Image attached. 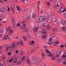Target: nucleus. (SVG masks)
<instances>
[{
    "instance_id": "7ed1b4c3",
    "label": "nucleus",
    "mask_w": 66,
    "mask_h": 66,
    "mask_svg": "<svg viewBox=\"0 0 66 66\" xmlns=\"http://www.w3.org/2000/svg\"><path fill=\"white\" fill-rule=\"evenodd\" d=\"M23 25L25 27V31L26 32H27V33H29V29H28V27H27L26 26V24L23 23Z\"/></svg>"
},
{
    "instance_id": "f257e3e1",
    "label": "nucleus",
    "mask_w": 66,
    "mask_h": 66,
    "mask_svg": "<svg viewBox=\"0 0 66 66\" xmlns=\"http://www.w3.org/2000/svg\"><path fill=\"white\" fill-rule=\"evenodd\" d=\"M16 47V44L15 42H12L10 45L6 46L5 48V52H7L9 50H14V48Z\"/></svg>"
},
{
    "instance_id": "69168bd1",
    "label": "nucleus",
    "mask_w": 66,
    "mask_h": 66,
    "mask_svg": "<svg viewBox=\"0 0 66 66\" xmlns=\"http://www.w3.org/2000/svg\"><path fill=\"white\" fill-rule=\"evenodd\" d=\"M29 37H31V34H29Z\"/></svg>"
},
{
    "instance_id": "de8ad7c7",
    "label": "nucleus",
    "mask_w": 66,
    "mask_h": 66,
    "mask_svg": "<svg viewBox=\"0 0 66 66\" xmlns=\"http://www.w3.org/2000/svg\"><path fill=\"white\" fill-rule=\"evenodd\" d=\"M59 43H60L58 41H57L55 43V44H59Z\"/></svg>"
},
{
    "instance_id": "4be33fe9",
    "label": "nucleus",
    "mask_w": 66,
    "mask_h": 66,
    "mask_svg": "<svg viewBox=\"0 0 66 66\" xmlns=\"http://www.w3.org/2000/svg\"><path fill=\"white\" fill-rule=\"evenodd\" d=\"M26 19H27V20H30L31 19L30 17L29 16H27L26 17Z\"/></svg>"
},
{
    "instance_id": "c03bdc74",
    "label": "nucleus",
    "mask_w": 66,
    "mask_h": 66,
    "mask_svg": "<svg viewBox=\"0 0 66 66\" xmlns=\"http://www.w3.org/2000/svg\"><path fill=\"white\" fill-rule=\"evenodd\" d=\"M63 64L64 65H66V61L64 60L63 62Z\"/></svg>"
},
{
    "instance_id": "1a4fd4ad",
    "label": "nucleus",
    "mask_w": 66,
    "mask_h": 66,
    "mask_svg": "<svg viewBox=\"0 0 66 66\" xmlns=\"http://www.w3.org/2000/svg\"><path fill=\"white\" fill-rule=\"evenodd\" d=\"M61 30H62L64 32H65L66 31V27H64L61 28Z\"/></svg>"
},
{
    "instance_id": "4468645a",
    "label": "nucleus",
    "mask_w": 66,
    "mask_h": 66,
    "mask_svg": "<svg viewBox=\"0 0 66 66\" xmlns=\"http://www.w3.org/2000/svg\"><path fill=\"white\" fill-rule=\"evenodd\" d=\"M62 51L61 50H57V53L58 54H61L62 53Z\"/></svg>"
},
{
    "instance_id": "b1692460",
    "label": "nucleus",
    "mask_w": 66,
    "mask_h": 66,
    "mask_svg": "<svg viewBox=\"0 0 66 66\" xmlns=\"http://www.w3.org/2000/svg\"><path fill=\"white\" fill-rule=\"evenodd\" d=\"M14 32V30H11L9 32V34H12Z\"/></svg>"
},
{
    "instance_id": "2eb2a0df",
    "label": "nucleus",
    "mask_w": 66,
    "mask_h": 66,
    "mask_svg": "<svg viewBox=\"0 0 66 66\" xmlns=\"http://www.w3.org/2000/svg\"><path fill=\"white\" fill-rule=\"evenodd\" d=\"M16 9L18 11H21V8L19 7L18 6H16Z\"/></svg>"
},
{
    "instance_id": "bb28decb",
    "label": "nucleus",
    "mask_w": 66,
    "mask_h": 66,
    "mask_svg": "<svg viewBox=\"0 0 66 66\" xmlns=\"http://www.w3.org/2000/svg\"><path fill=\"white\" fill-rule=\"evenodd\" d=\"M26 61L27 63H28V64H30L31 63L30 62V60H29L28 59H27V60H26Z\"/></svg>"
},
{
    "instance_id": "4c0bfd02",
    "label": "nucleus",
    "mask_w": 66,
    "mask_h": 66,
    "mask_svg": "<svg viewBox=\"0 0 66 66\" xmlns=\"http://www.w3.org/2000/svg\"><path fill=\"white\" fill-rule=\"evenodd\" d=\"M48 44L49 45H51L53 44V42H48Z\"/></svg>"
},
{
    "instance_id": "f3484780",
    "label": "nucleus",
    "mask_w": 66,
    "mask_h": 66,
    "mask_svg": "<svg viewBox=\"0 0 66 66\" xmlns=\"http://www.w3.org/2000/svg\"><path fill=\"white\" fill-rule=\"evenodd\" d=\"M53 55H52V54H51V52H50V53H48V56H49L50 57H51V56H52Z\"/></svg>"
},
{
    "instance_id": "680f3d73",
    "label": "nucleus",
    "mask_w": 66,
    "mask_h": 66,
    "mask_svg": "<svg viewBox=\"0 0 66 66\" xmlns=\"http://www.w3.org/2000/svg\"><path fill=\"white\" fill-rule=\"evenodd\" d=\"M35 64H36V65H38V63L37 62H35Z\"/></svg>"
},
{
    "instance_id": "c756f323",
    "label": "nucleus",
    "mask_w": 66,
    "mask_h": 66,
    "mask_svg": "<svg viewBox=\"0 0 66 66\" xmlns=\"http://www.w3.org/2000/svg\"><path fill=\"white\" fill-rule=\"evenodd\" d=\"M47 36L46 35H44L43 36H42L41 37V38L42 39H44V38H46V37Z\"/></svg>"
},
{
    "instance_id": "0eeeda50",
    "label": "nucleus",
    "mask_w": 66,
    "mask_h": 66,
    "mask_svg": "<svg viewBox=\"0 0 66 66\" xmlns=\"http://www.w3.org/2000/svg\"><path fill=\"white\" fill-rule=\"evenodd\" d=\"M37 60V57L36 56H34L32 57V60L34 61H36Z\"/></svg>"
},
{
    "instance_id": "cd10ccee",
    "label": "nucleus",
    "mask_w": 66,
    "mask_h": 66,
    "mask_svg": "<svg viewBox=\"0 0 66 66\" xmlns=\"http://www.w3.org/2000/svg\"><path fill=\"white\" fill-rule=\"evenodd\" d=\"M51 59H52L53 61H55V60L56 58L55 57L53 56L51 57Z\"/></svg>"
},
{
    "instance_id": "a18cd8bd",
    "label": "nucleus",
    "mask_w": 66,
    "mask_h": 66,
    "mask_svg": "<svg viewBox=\"0 0 66 66\" xmlns=\"http://www.w3.org/2000/svg\"><path fill=\"white\" fill-rule=\"evenodd\" d=\"M46 52L47 53H50V52L49 51L47 50H46Z\"/></svg>"
},
{
    "instance_id": "052dcab7",
    "label": "nucleus",
    "mask_w": 66,
    "mask_h": 66,
    "mask_svg": "<svg viewBox=\"0 0 66 66\" xmlns=\"http://www.w3.org/2000/svg\"><path fill=\"white\" fill-rule=\"evenodd\" d=\"M59 60H60V61H62L63 59L62 58H60L59 59Z\"/></svg>"
},
{
    "instance_id": "39448f33",
    "label": "nucleus",
    "mask_w": 66,
    "mask_h": 66,
    "mask_svg": "<svg viewBox=\"0 0 66 66\" xmlns=\"http://www.w3.org/2000/svg\"><path fill=\"white\" fill-rule=\"evenodd\" d=\"M44 18L43 16H41L39 18V21L41 22H43L44 21Z\"/></svg>"
},
{
    "instance_id": "ea45409f",
    "label": "nucleus",
    "mask_w": 66,
    "mask_h": 66,
    "mask_svg": "<svg viewBox=\"0 0 66 66\" xmlns=\"http://www.w3.org/2000/svg\"><path fill=\"white\" fill-rule=\"evenodd\" d=\"M12 61L13 59H11L9 61V62H10V63H11V62H12Z\"/></svg>"
},
{
    "instance_id": "423d86ee",
    "label": "nucleus",
    "mask_w": 66,
    "mask_h": 66,
    "mask_svg": "<svg viewBox=\"0 0 66 66\" xmlns=\"http://www.w3.org/2000/svg\"><path fill=\"white\" fill-rule=\"evenodd\" d=\"M0 36H2L3 34V30L2 28L0 29Z\"/></svg>"
},
{
    "instance_id": "603ef678",
    "label": "nucleus",
    "mask_w": 66,
    "mask_h": 66,
    "mask_svg": "<svg viewBox=\"0 0 66 66\" xmlns=\"http://www.w3.org/2000/svg\"><path fill=\"white\" fill-rule=\"evenodd\" d=\"M6 57V55H4L3 57V59H5V57Z\"/></svg>"
},
{
    "instance_id": "8fccbe9b",
    "label": "nucleus",
    "mask_w": 66,
    "mask_h": 66,
    "mask_svg": "<svg viewBox=\"0 0 66 66\" xmlns=\"http://www.w3.org/2000/svg\"><path fill=\"white\" fill-rule=\"evenodd\" d=\"M3 45L1 46H0V50H1V49H2L3 48Z\"/></svg>"
},
{
    "instance_id": "9d476101",
    "label": "nucleus",
    "mask_w": 66,
    "mask_h": 66,
    "mask_svg": "<svg viewBox=\"0 0 66 66\" xmlns=\"http://www.w3.org/2000/svg\"><path fill=\"white\" fill-rule=\"evenodd\" d=\"M51 26H50V25H48L46 27V29L47 30H49L51 29Z\"/></svg>"
},
{
    "instance_id": "ddd939ff",
    "label": "nucleus",
    "mask_w": 66,
    "mask_h": 66,
    "mask_svg": "<svg viewBox=\"0 0 66 66\" xmlns=\"http://www.w3.org/2000/svg\"><path fill=\"white\" fill-rule=\"evenodd\" d=\"M55 34L52 33V34H51V36L52 37V38H55Z\"/></svg>"
},
{
    "instance_id": "a878e982",
    "label": "nucleus",
    "mask_w": 66,
    "mask_h": 66,
    "mask_svg": "<svg viewBox=\"0 0 66 66\" xmlns=\"http://www.w3.org/2000/svg\"><path fill=\"white\" fill-rule=\"evenodd\" d=\"M42 32L43 34H46V29H43V30Z\"/></svg>"
},
{
    "instance_id": "3c124183",
    "label": "nucleus",
    "mask_w": 66,
    "mask_h": 66,
    "mask_svg": "<svg viewBox=\"0 0 66 66\" xmlns=\"http://www.w3.org/2000/svg\"><path fill=\"white\" fill-rule=\"evenodd\" d=\"M64 16L65 18H66V12H65L64 13Z\"/></svg>"
},
{
    "instance_id": "e2e57ef3",
    "label": "nucleus",
    "mask_w": 66,
    "mask_h": 66,
    "mask_svg": "<svg viewBox=\"0 0 66 66\" xmlns=\"http://www.w3.org/2000/svg\"><path fill=\"white\" fill-rule=\"evenodd\" d=\"M17 59H16L15 61H14V62H13V63H16V62H17Z\"/></svg>"
},
{
    "instance_id": "0e129e2a",
    "label": "nucleus",
    "mask_w": 66,
    "mask_h": 66,
    "mask_svg": "<svg viewBox=\"0 0 66 66\" xmlns=\"http://www.w3.org/2000/svg\"><path fill=\"white\" fill-rule=\"evenodd\" d=\"M18 38H19V37L18 36L16 37L15 38V39H18Z\"/></svg>"
},
{
    "instance_id": "37998d69",
    "label": "nucleus",
    "mask_w": 66,
    "mask_h": 66,
    "mask_svg": "<svg viewBox=\"0 0 66 66\" xmlns=\"http://www.w3.org/2000/svg\"><path fill=\"white\" fill-rule=\"evenodd\" d=\"M11 19L12 21L13 22H14V18L13 17H12L11 18Z\"/></svg>"
},
{
    "instance_id": "bf43d9fd",
    "label": "nucleus",
    "mask_w": 66,
    "mask_h": 66,
    "mask_svg": "<svg viewBox=\"0 0 66 66\" xmlns=\"http://www.w3.org/2000/svg\"><path fill=\"white\" fill-rule=\"evenodd\" d=\"M17 27H19V26H20V24L18 23L17 24Z\"/></svg>"
},
{
    "instance_id": "dca6fc26",
    "label": "nucleus",
    "mask_w": 66,
    "mask_h": 66,
    "mask_svg": "<svg viewBox=\"0 0 66 66\" xmlns=\"http://www.w3.org/2000/svg\"><path fill=\"white\" fill-rule=\"evenodd\" d=\"M54 10H56V11L58 10V8H57V6H56V5H54Z\"/></svg>"
},
{
    "instance_id": "473e14b6",
    "label": "nucleus",
    "mask_w": 66,
    "mask_h": 66,
    "mask_svg": "<svg viewBox=\"0 0 66 66\" xmlns=\"http://www.w3.org/2000/svg\"><path fill=\"white\" fill-rule=\"evenodd\" d=\"M12 52V51H11L10 52H9L7 53V54L9 56L11 55V52Z\"/></svg>"
},
{
    "instance_id": "72a5a7b5",
    "label": "nucleus",
    "mask_w": 66,
    "mask_h": 66,
    "mask_svg": "<svg viewBox=\"0 0 66 66\" xmlns=\"http://www.w3.org/2000/svg\"><path fill=\"white\" fill-rule=\"evenodd\" d=\"M54 32H57V29L56 28H54L53 30Z\"/></svg>"
},
{
    "instance_id": "6e6552de",
    "label": "nucleus",
    "mask_w": 66,
    "mask_h": 66,
    "mask_svg": "<svg viewBox=\"0 0 66 66\" xmlns=\"http://www.w3.org/2000/svg\"><path fill=\"white\" fill-rule=\"evenodd\" d=\"M8 38H9V36H5L3 37V39L4 40H7Z\"/></svg>"
},
{
    "instance_id": "6e6d98bb",
    "label": "nucleus",
    "mask_w": 66,
    "mask_h": 66,
    "mask_svg": "<svg viewBox=\"0 0 66 66\" xmlns=\"http://www.w3.org/2000/svg\"><path fill=\"white\" fill-rule=\"evenodd\" d=\"M11 10L12 11V13H13V14H14V10H13V8H11Z\"/></svg>"
},
{
    "instance_id": "9b49d317",
    "label": "nucleus",
    "mask_w": 66,
    "mask_h": 66,
    "mask_svg": "<svg viewBox=\"0 0 66 66\" xmlns=\"http://www.w3.org/2000/svg\"><path fill=\"white\" fill-rule=\"evenodd\" d=\"M5 11V9L4 8H2L0 10V12L2 13H3Z\"/></svg>"
},
{
    "instance_id": "4d7b16f0",
    "label": "nucleus",
    "mask_w": 66,
    "mask_h": 66,
    "mask_svg": "<svg viewBox=\"0 0 66 66\" xmlns=\"http://www.w3.org/2000/svg\"><path fill=\"white\" fill-rule=\"evenodd\" d=\"M47 5H50V3L49 2H47Z\"/></svg>"
},
{
    "instance_id": "79ce46f5",
    "label": "nucleus",
    "mask_w": 66,
    "mask_h": 66,
    "mask_svg": "<svg viewBox=\"0 0 66 66\" xmlns=\"http://www.w3.org/2000/svg\"><path fill=\"white\" fill-rule=\"evenodd\" d=\"M64 12H66V8H64L63 10L62 11V13H64Z\"/></svg>"
},
{
    "instance_id": "f03ea898",
    "label": "nucleus",
    "mask_w": 66,
    "mask_h": 66,
    "mask_svg": "<svg viewBox=\"0 0 66 66\" xmlns=\"http://www.w3.org/2000/svg\"><path fill=\"white\" fill-rule=\"evenodd\" d=\"M16 45L17 46H19V45L23 46V42L22 40L20 41L19 42L17 43Z\"/></svg>"
},
{
    "instance_id": "864d4df0",
    "label": "nucleus",
    "mask_w": 66,
    "mask_h": 66,
    "mask_svg": "<svg viewBox=\"0 0 66 66\" xmlns=\"http://www.w3.org/2000/svg\"><path fill=\"white\" fill-rule=\"evenodd\" d=\"M60 47L61 48H64V45H61L60 46Z\"/></svg>"
},
{
    "instance_id": "49530a36",
    "label": "nucleus",
    "mask_w": 66,
    "mask_h": 66,
    "mask_svg": "<svg viewBox=\"0 0 66 66\" xmlns=\"http://www.w3.org/2000/svg\"><path fill=\"white\" fill-rule=\"evenodd\" d=\"M24 58H25V56H24L23 57H22V61H23L24 60Z\"/></svg>"
},
{
    "instance_id": "c85d7f7f",
    "label": "nucleus",
    "mask_w": 66,
    "mask_h": 66,
    "mask_svg": "<svg viewBox=\"0 0 66 66\" xmlns=\"http://www.w3.org/2000/svg\"><path fill=\"white\" fill-rule=\"evenodd\" d=\"M34 41H32V42H29V44L30 45H33V44H34Z\"/></svg>"
},
{
    "instance_id": "a19ab883",
    "label": "nucleus",
    "mask_w": 66,
    "mask_h": 66,
    "mask_svg": "<svg viewBox=\"0 0 66 66\" xmlns=\"http://www.w3.org/2000/svg\"><path fill=\"white\" fill-rule=\"evenodd\" d=\"M56 56L57 57H60V56H61V55L60 54H57L56 55Z\"/></svg>"
},
{
    "instance_id": "a211bd4d",
    "label": "nucleus",
    "mask_w": 66,
    "mask_h": 66,
    "mask_svg": "<svg viewBox=\"0 0 66 66\" xmlns=\"http://www.w3.org/2000/svg\"><path fill=\"white\" fill-rule=\"evenodd\" d=\"M54 16H55V15L53 13L50 16V18H54Z\"/></svg>"
},
{
    "instance_id": "2f4dec72",
    "label": "nucleus",
    "mask_w": 66,
    "mask_h": 66,
    "mask_svg": "<svg viewBox=\"0 0 66 66\" xmlns=\"http://www.w3.org/2000/svg\"><path fill=\"white\" fill-rule=\"evenodd\" d=\"M35 13H34L32 16V18H35Z\"/></svg>"
},
{
    "instance_id": "f704fd0d",
    "label": "nucleus",
    "mask_w": 66,
    "mask_h": 66,
    "mask_svg": "<svg viewBox=\"0 0 66 66\" xmlns=\"http://www.w3.org/2000/svg\"><path fill=\"white\" fill-rule=\"evenodd\" d=\"M42 56L44 58L45 57H46V55L44 53H42Z\"/></svg>"
},
{
    "instance_id": "6ab92c4d",
    "label": "nucleus",
    "mask_w": 66,
    "mask_h": 66,
    "mask_svg": "<svg viewBox=\"0 0 66 66\" xmlns=\"http://www.w3.org/2000/svg\"><path fill=\"white\" fill-rule=\"evenodd\" d=\"M36 50V48H33V50H31V52H34V51H35Z\"/></svg>"
},
{
    "instance_id": "338daca9",
    "label": "nucleus",
    "mask_w": 66,
    "mask_h": 66,
    "mask_svg": "<svg viewBox=\"0 0 66 66\" xmlns=\"http://www.w3.org/2000/svg\"><path fill=\"white\" fill-rule=\"evenodd\" d=\"M56 21V20H55V19H54L52 21V22H54V21Z\"/></svg>"
},
{
    "instance_id": "5fc2aeb1",
    "label": "nucleus",
    "mask_w": 66,
    "mask_h": 66,
    "mask_svg": "<svg viewBox=\"0 0 66 66\" xmlns=\"http://www.w3.org/2000/svg\"><path fill=\"white\" fill-rule=\"evenodd\" d=\"M15 23H13L12 27H15Z\"/></svg>"
},
{
    "instance_id": "393cba45",
    "label": "nucleus",
    "mask_w": 66,
    "mask_h": 66,
    "mask_svg": "<svg viewBox=\"0 0 66 66\" xmlns=\"http://www.w3.org/2000/svg\"><path fill=\"white\" fill-rule=\"evenodd\" d=\"M23 38L24 40L26 41V40H27V37L25 36H23Z\"/></svg>"
},
{
    "instance_id": "f8f14e48",
    "label": "nucleus",
    "mask_w": 66,
    "mask_h": 66,
    "mask_svg": "<svg viewBox=\"0 0 66 66\" xmlns=\"http://www.w3.org/2000/svg\"><path fill=\"white\" fill-rule=\"evenodd\" d=\"M61 23L63 24V25H65L66 23V21L64 20L62 21L61 22Z\"/></svg>"
},
{
    "instance_id": "20e7f679",
    "label": "nucleus",
    "mask_w": 66,
    "mask_h": 66,
    "mask_svg": "<svg viewBox=\"0 0 66 66\" xmlns=\"http://www.w3.org/2000/svg\"><path fill=\"white\" fill-rule=\"evenodd\" d=\"M39 29V27H37L34 28L33 29V30L35 32H37L38 31V30Z\"/></svg>"
},
{
    "instance_id": "5701e85b",
    "label": "nucleus",
    "mask_w": 66,
    "mask_h": 66,
    "mask_svg": "<svg viewBox=\"0 0 66 66\" xmlns=\"http://www.w3.org/2000/svg\"><path fill=\"white\" fill-rule=\"evenodd\" d=\"M44 19L46 22H47V21H48V20H49V19H48L47 17L45 18Z\"/></svg>"
},
{
    "instance_id": "09e8293b",
    "label": "nucleus",
    "mask_w": 66,
    "mask_h": 66,
    "mask_svg": "<svg viewBox=\"0 0 66 66\" xmlns=\"http://www.w3.org/2000/svg\"><path fill=\"white\" fill-rule=\"evenodd\" d=\"M62 58H66V56L65 55H63L62 56Z\"/></svg>"
},
{
    "instance_id": "7c9ffc66",
    "label": "nucleus",
    "mask_w": 66,
    "mask_h": 66,
    "mask_svg": "<svg viewBox=\"0 0 66 66\" xmlns=\"http://www.w3.org/2000/svg\"><path fill=\"white\" fill-rule=\"evenodd\" d=\"M58 12L60 13H62V9H59Z\"/></svg>"
},
{
    "instance_id": "58836bf2",
    "label": "nucleus",
    "mask_w": 66,
    "mask_h": 66,
    "mask_svg": "<svg viewBox=\"0 0 66 66\" xmlns=\"http://www.w3.org/2000/svg\"><path fill=\"white\" fill-rule=\"evenodd\" d=\"M21 2L23 3H25V0H20Z\"/></svg>"
},
{
    "instance_id": "e433bc0d",
    "label": "nucleus",
    "mask_w": 66,
    "mask_h": 66,
    "mask_svg": "<svg viewBox=\"0 0 66 66\" xmlns=\"http://www.w3.org/2000/svg\"><path fill=\"white\" fill-rule=\"evenodd\" d=\"M42 27H46V24H45L44 23H43L42 24Z\"/></svg>"
},
{
    "instance_id": "13d9d810",
    "label": "nucleus",
    "mask_w": 66,
    "mask_h": 66,
    "mask_svg": "<svg viewBox=\"0 0 66 66\" xmlns=\"http://www.w3.org/2000/svg\"><path fill=\"white\" fill-rule=\"evenodd\" d=\"M39 4H40V1H38V2L37 3L38 5H39Z\"/></svg>"
},
{
    "instance_id": "c9c22d12",
    "label": "nucleus",
    "mask_w": 66,
    "mask_h": 66,
    "mask_svg": "<svg viewBox=\"0 0 66 66\" xmlns=\"http://www.w3.org/2000/svg\"><path fill=\"white\" fill-rule=\"evenodd\" d=\"M21 28V29H25V27L24 26V27H23V26H21L20 27Z\"/></svg>"
},
{
    "instance_id": "aec40b11",
    "label": "nucleus",
    "mask_w": 66,
    "mask_h": 66,
    "mask_svg": "<svg viewBox=\"0 0 66 66\" xmlns=\"http://www.w3.org/2000/svg\"><path fill=\"white\" fill-rule=\"evenodd\" d=\"M11 30V28L10 27H8L7 28V31H10Z\"/></svg>"
},
{
    "instance_id": "774afa93",
    "label": "nucleus",
    "mask_w": 66,
    "mask_h": 66,
    "mask_svg": "<svg viewBox=\"0 0 66 66\" xmlns=\"http://www.w3.org/2000/svg\"><path fill=\"white\" fill-rule=\"evenodd\" d=\"M52 40V38H51L49 39V41H51Z\"/></svg>"
},
{
    "instance_id": "412c9836",
    "label": "nucleus",
    "mask_w": 66,
    "mask_h": 66,
    "mask_svg": "<svg viewBox=\"0 0 66 66\" xmlns=\"http://www.w3.org/2000/svg\"><path fill=\"white\" fill-rule=\"evenodd\" d=\"M22 63V62H21V61H18L17 62V64L18 65H20V64H21Z\"/></svg>"
}]
</instances>
